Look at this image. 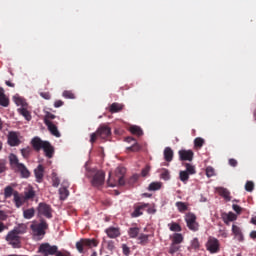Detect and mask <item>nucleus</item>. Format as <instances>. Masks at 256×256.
Segmentation results:
<instances>
[{
    "mask_svg": "<svg viewBox=\"0 0 256 256\" xmlns=\"http://www.w3.org/2000/svg\"><path fill=\"white\" fill-rule=\"evenodd\" d=\"M147 205L136 206L134 211L131 213V217H141L143 215V209H145Z\"/></svg>",
    "mask_w": 256,
    "mask_h": 256,
    "instance_id": "obj_25",
    "label": "nucleus"
},
{
    "mask_svg": "<svg viewBox=\"0 0 256 256\" xmlns=\"http://www.w3.org/2000/svg\"><path fill=\"white\" fill-rule=\"evenodd\" d=\"M233 210L236 212V213H241V208L239 205L237 204H233Z\"/></svg>",
    "mask_w": 256,
    "mask_h": 256,
    "instance_id": "obj_63",
    "label": "nucleus"
},
{
    "mask_svg": "<svg viewBox=\"0 0 256 256\" xmlns=\"http://www.w3.org/2000/svg\"><path fill=\"white\" fill-rule=\"evenodd\" d=\"M33 151V149H31V147H26V148H22L20 150V153L23 157V159H29V157H31V152Z\"/></svg>",
    "mask_w": 256,
    "mask_h": 256,
    "instance_id": "obj_28",
    "label": "nucleus"
},
{
    "mask_svg": "<svg viewBox=\"0 0 256 256\" xmlns=\"http://www.w3.org/2000/svg\"><path fill=\"white\" fill-rule=\"evenodd\" d=\"M253 189H255V183L253 181H247L245 184V191L251 193L253 192Z\"/></svg>",
    "mask_w": 256,
    "mask_h": 256,
    "instance_id": "obj_42",
    "label": "nucleus"
},
{
    "mask_svg": "<svg viewBox=\"0 0 256 256\" xmlns=\"http://www.w3.org/2000/svg\"><path fill=\"white\" fill-rule=\"evenodd\" d=\"M180 180L183 182L189 181V174L186 171H180Z\"/></svg>",
    "mask_w": 256,
    "mask_h": 256,
    "instance_id": "obj_50",
    "label": "nucleus"
},
{
    "mask_svg": "<svg viewBox=\"0 0 256 256\" xmlns=\"http://www.w3.org/2000/svg\"><path fill=\"white\" fill-rule=\"evenodd\" d=\"M7 171V161L0 160V174Z\"/></svg>",
    "mask_w": 256,
    "mask_h": 256,
    "instance_id": "obj_49",
    "label": "nucleus"
},
{
    "mask_svg": "<svg viewBox=\"0 0 256 256\" xmlns=\"http://www.w3.org/2000/svg\"><path fill=\"white\" fill-rule=\"evenodd\" d=\"M176 207L180 213L187 211L188 207L185 202H176Z\"/></svg>",
    "mask_w": 256,
    "mask_h": 256,
    "instance_id": "obj_40",
    "label": "nucleus"
},
{
    "mask_svg": "<svg viewBox=\"0 0 256 256\" xmlns=\"http://www.w3.org/2000/svg\"><path fill=\"white\" fill-rule=\"evenodd\" d=\"M18 113L26 119V121H31V113L26 108H19Z\"/></svg>",
    "mask_w": 256,
    "mask_h": 256,
    "instance_id": "obj_31",
    "label": "nucleus"
},
{
    "mask_svg": "<svg viewBox=\"0 0 256 256\" xmlns=\"http://www.w3.org/2000/svg\"><path fill=\"white\" fill-rule=\"evenodd\" d=\"M150 171H151L150 166H146L145 168H143L141 172L142 177H147Z\"/></svg>",
    "mask_w": 256,
    "mask_h": 256,
    "instance_id": "obj_54",
    "label": "nucleus"
},
{
    "mask_svg": "<svg viewBox=\"0 0 256 256\" xmlns=\"http://www.w3.org/2000/svg\"><path fill=\"white\" fill-rule=\"evenodd\" d=\"M183 241V234L175 233L172 236V243H175L176 245H180V243Z\"/></svg>",
    "mask_w": 256,
    "mask_h": 256,
    "instance_id": "obj_32",
    "label": "nucleus"
},
{
    "mask_svg": "<svg viewBox=\"0 0 256 256\" xmlns=\"http://www.w3.org/2000/svg\"><path fill=\"white\" fill-rule=\"evenodd\" d=\"M203 145H205V139H203V138H201V137L195 138V140H194V146H195L197 149H201V147H203Z\"/></svg>",
    "mask_w": 256,
    "mask_h": 256,
    "instance_id": "obj_39",
    "label": "nucleus"
},
{
    "mask_svg": "<svg viewBox=\"0 0 256 256\" xmlns=\"http://www.w3.org/2000/svg\"><path fill=\"white\" fill-rule=\"evenodd\" d=\"M97 137H99V134L97 133V131L90 135V143L92 145L95 143V141H97Z\"/></svg>",
    "mask_w": 256,
    "mask_h": 256,
    "instance_id": "obj_55",
    "label": "nucleus"
},
{
    "mask_svg": "<svg viewBox=\"0 0 256 256\" xmlns=\"http://www.w3.org/2000/svg\"><path fill=\"white\" fill-rule=\"evenodd\" d=\"M40 97H43V99H51V94L48 92H42L40 93Z\"/></svg>",
    "mask_w": 256,
    "mask_h": 256,
    "instance_id": "obj_61",
    "label": "nucleus"
},
{
    "mask_svg": "<svg viewBox=\"0 0 256 256\" xmlns=\"http://www.w3.org/2000/svg\"><path fill=\"white\" fill-rule=\"evenodd\" d=\"M105 233L110 239H117V237H121V230L117 227H109L105 230Z\"/></svg>",
    "mask_w": 256,
    "mask_h": 256,
    "instance_id": "obj_17",
    "label": "nucleus"
},
{
    "mask_svg": "<svg viewBox=\"0 0 256 256\" xmlns=\"http://www.w3.org/2000/svg\"><path fill=\"white\" fill-rule=\"evenodd\" d=\"M130 133H132V135H137V137H141L143 135V130L139 126H131Z\"/></svg>",
    "mask_w": 256,
    "mask_h": 256,
    "instance_id": "obj_30",
    "label": "nucleus"
},
{
    "mask_svg": "<svg viewBox=\"0 0 256 256\" xmlns=\"http://www.w3.org/2000/svg\"><path fill=\"white\" fill-rule=\"evenodd\" d=\"M14 102L16 105H21L22 107L25 105V100L19 96H14Z\"/></svg>",
    "mask_w": 256,
    "mask_h": 256,
    "instance_id": "obj_51",
    "label": "nucleus"
},
{
    "mask_svg": "<svg viewBox=\"0 0 256 256\" xmlns=\"http://www.w3.org/2000/svg\"><path fill=\"white\" fill-rule=\"evenodd\" d=\"M45 125L47 126L48 131H50L51 135H54V137H61V133H59L57 125L53 124V122L46 121Z\"/></svg>",
    "mask_w": 256,
    "mask_h": 256,
    "instance_id": "obj_18",
    "label": "nucleus"
},
{
    "mask_svg": "<svg viewBox=\"0 0 256 256\" xmlns=\"http://www.w3.org/2000/svg\"><path fill=\"white\" fill-rule=\"evenodd\" d=\"M163 187L161 182H152L148 186V191H159Z\"/></svg>",
    "mask_w": 256,
    "mask_h": 256,
    "instance_id": "obj_26",
    "label": "nucleus"
},
{
    "mask_svg": "<svg viewBox=\"0 0 256 256\" xmlns=\"http://www.w3.org/2000/svg\"><path fill=\"white\" fill-rule=\"evenodd\" d=\"M206 249L209 251V253H219V240L217 238L210 237L206 243Z\"/></svg>",
    "mask_w": 256,
    "mask_h": 256,
    "instance_id": "obj_10",
    "label": "nucleus"
},
{
    "mask_svg": "<svg viewBox=\"0 0 256 256\" xmlns=\"http://www.w3.org/2000/svg\"><path fill=\"white\" fill-rule=\"evenodd\" d=\"M63 105H64L63 100H56L54 102V107H56V109L59 108V107H63Z\"/></svg>",
    "mask_w": 256,
    "mask_h": 256,
    "instance_id": "obj_58",
    "label": "nucleus"
},
{
    "mask_svg": "<svg viewBox=\"0 0 256 256\" xmlns=\"http://www.w3.org/2000/svg\"><path fill=\"white\" fill-rule=\"evenodd\" d=\"M10 165L13 169H16L19 167V165H22L23 163L19 162V158L15 154H10L9 156Z\"/></svg>",
    "mask_w": 256,
    "mask_h": 256,
    "instance_id": "obj_22",
    "label": "nucleus"
},
{
    "mask_svg": "<svg viewBox=\"0 0 256 256\" xmlns=\"http://www.w3.org/2000/svg\"><path fill=\"white\" fill-rule=\"evenodd\" d=\"M179 249H181L179 244H175V242H172L168 252L170 253V255H175V253H177Z\"/></svg>",
    "mask_w": 256,
    "mask_h": 256,
    "instance_id": "obj_37",
    "label": "nucleus"
},
{
    "mask_svg": "<svg viewBox=\"0 0 256 256\" xmlns=\"http://www.w3.org/2000/svg\"><path fill=\"white\" fill-rule=\"evenodd\" d=\"M8 145L10 147H19L21 145V140L19 139L18 132H9L8 134Z\"/></svg>",
    "mask_w": 256,
    "mask_h": 256,
    "instance_id": "obj_12",
    "label": "nucleus"
},
{
    "mask_svg": "<svg viewBox=\"0 0 256 256\" xmlns=\"http://www.w3.org/2000/svg\"><path fill=\"white\" fill-rule=\"evenodd\" d=\"M168 227L170 229V231H174V232H181V225H179V223L177 222H172L170 224H168Z\"/></svg>",
    "mask_w": 256,
    "mask_h": 256,
    "instance_id": "obj_35",
    "label": "nucleus"
},
{
    "mask_svg": "<svg viewBox=\"0 0 256 256\" xmlns=\"http://www.w3.org/2000/svg\"><path fill=\"white\" fill-rule=\"evenodd\" d=\"M62 95L65 99H75V94L70 90L64 91Z\"/></svg>",
    "mask_w": 256,
    "mask_h": 256,
    "instance_id": "obj_44",
    "label": "nucleus"
},
{
    "mask_svg": "<svg viewBox=\"0 0 256 256\" xmlns=\"http://www.w3.org/2000/svg\"><path fill=\"white\" fill-rule=\"evenodd\" d=\"M12 233H15L16 235L20 236L26 233L25 228L17 227L11 230Z\"/></svg>",
    "mask_w": 256,
    "mask_h": 256,
    "instance_id": "obj_45",
    "label": "nucleus"
},
{
    "mask_svg": "<svg viewBox=\"0 0 256 256\" xmlns=\"http://www.w3.org/2000/svg\"><path fill=\"white\" fill-rule=\"evenodd\" d=\"M185 222L190 231H199V223L197 222V216L193 213H188L185 216Z\"/></svg>",
    "mask_w": 256,
    "mask_h": 256,
    "instance_id": "obj_8",
    "label": "nucleus"
},
{
    "mask_svg": "<svg viewBox=\"0 0 256 256\" xmlns=\"http://www.w3.org/2000/svg\"><path fill=\"white\" fill-rule=\"evenodd\" d=\"M140 229L138 227H131L128 230V235L130 239H136L139 236Z\"/></svg>",
    "mask_w": 256,
    "mask_h": 256,
    "instance_id": "obj_27",
    "label": "nucleus"
},
{
    "mask_svg": "<svg viewBox=\"0 0 256 256\" xmlns=\"http://www.w3.org/2000/svg\"><path fill=\"white\" fill-rule=\"evenodd\" d=\"M125 173H127L125 167H117L114 178H112L111 173H109V179L107 181L108 187H123V185H125Z\"/></svg>",
    "mask_w": 256,
    "mask_h": 256,
    "instance_id": "obj_2",
    "label": "nucleus"
},
{
    "mask_svg": "<svg viewBox=\"0 0 256 256\" xmlns=\"http://www.w3.org/2000/svg\"><path fill=\"white\" fill-rule=\"evenodd\" d=\"M137 181H139V174L132 175L127 181L128 187H133Z\"/></svg>",
    "mask_w": 256,
    "mask_h": 256,
    "instance_id": "obj_33",
    "label": "nucleus"
},
{
    "mask_svg": "<svg viewBox=\"0 0 256 256\" xmlns=\"http://www.w3.org/2000/svg\"><path fill=\"white\" fill-rule=\"evenodd\" d=\"M38 217H46V219H53V208L51 205L41 202L37 207Z\"/></svg>",
    "mask_w": 256,
    "mask_h": 256,
    "instance_id": "obj_6",
    "label": "nucleus"
},
{
    "mask_svg": "<svg viewBox=\"0 0 256 256\" xmlns=\"http://www.w3.org/2000/svg\"><path fill=\"white\" fill-rule=\"evenodd\" d=\"M23 216H24V219H33V217H35V208L24 210Z\"/></svg>",
    "mask_w": 256,
    "mask_h": 256,
    "instance_id": "obj_29",
    "label": "nucleus"
},
{
    "mask_svg": "<svg viewBox=\"0 0 256 256\" xmlns=\"http://www.w3.org/2000/svg\"><path fill=\"white\" fill-rule=\"evenodd\" d=\"M61 183V180L59 179V176H57V173H52V185L53 187H59Z\"/></svg>",
    "mask_w": 256,
    "mask_h": 256,
    "instance_id": "obj_41",
    "label": "nucleus"
},
{
    "mask_svg": "<svg viewBox=\"0 0 256 256\" xmlns=\"http://www.w3.org/2000/svg\"><path fill=\"white\" fill-rule=\"evenodd\" d=\"M34 175L37 183H43V178L45 177V167L39 164L36 169H34Z\"/></svg>",
    "mask_w": 256,
    "mask_h": 256,
    "instance_id": "obj_14",
    "label": "nucleus"
},
{
    "mask_svg": "<svg viewBox=\"0 0 256 256\" xmlns=\"http://www.w3.org/2000/svg\"><path fill=\"white\" fill-rule=\"evenodd\" d=\"M30 229L33 232V235L36 237H43L45 236V231L49 229V224H47V221L45 219H41L40 223L33 222L30 225Z\"/></svg>",
    "mask_w": 256,
    "mask_h": 256,
    "instance_id": "obj_4",
    "label": "nucleus"
},
{
    "mask_svg": "<svg viewBox=\"0 0 256 256\" xmlns=\"http://www.w3.org/2000/svg\"><path fill=\"white\" fill-rule=\"evenodd\" d=\"M178 155L180 161H193L195 153H193V150H180Z\"/></svg>",
    "mask_w": 256,
    "mask_h": 256,
    "instance_id": "obj_15",
    "label": "nucleus"
},
{
    "mask_svg": "<svg viewBox=\"0 0 256 256\" xmlns=\"http://www.w3.org/2000/svg\"><path fill=\"white\" fill-rule=\"evenodd\" d=\"M14 203L17 208L21 207L24 203L29 201V199H33L35 197V193H27L25 196L19 195V193H13Z\"/></svg>",
    "mask_w": 256,
    "mask_h": 256,
    "instance_id": "obj_9",
    "label": "nucleus"
},
{
    "mask_svg": "<svg viewBox=\"0 0 256 256\" xmlns=\"http://www.w3.org/2000/svg\"><path fill=\"white\" fill-rule=\"evenodd\" d=\"M214 175H215V168L211 167V166H208L206 168V176L207 177H214Z\"/></svg>",
    "mask_w": 256,
    "mask_h": 256,
    "instance_id": "obj_47",
    "label": "nucleus"
},
{
    "mask_svg": "<svg viewBox=\"0 0 256 256\" xmlns=\"http://www.w3.org/2000/svg\"><path fill=\"white\" fill-rule=\"evenodd\" d=\"M119 111H123V104L114 102L109 107L110 113H119Z\"/></svg>",
    "mask_w": 256,
    "mask_h": 256,
    "instance_id": "obj_23",
    "label": "nucleus"
},
{
    "mask_svg": "<svg viewBox=\"0 0 256 256\" xmlns=\"http://www.w3.org/2000/svg\"><path fill=\"white\" fill-rule=\"evenodd\" d=\"M31 145L34 151H40L43 149L45 156L48 159H52L53 155L55 154V148H53L51 143L49 141H43L37 136L31 140Z\"/></svg>",
    "mask_w": 256,
    "mask_h": 256,
    "instance_id": "obj_1",
    "label": "nucleus"
},
{
    "mask_svg": "<svg viewBox=\"0 0 256 256\" xmlns=\"http://www.w3.org/2000/svg\"><path fill=\"white\" fill-rule=\"evenodd\" d=\"M15 185H9L4 189V193H13V187Z\"/></svg>",
    "mask_w": 256,
    "mask_h": 256,
    "instance_id": "obj_60",
    "label": "nucleus"
},
{
    "mask_svg": "<svg viewBox=\"0 0 256 256\" xmlns=\"http://www.w3.org/2000/svg\"><path fill=\"white\" fill-rule=\"evenodd\" d=\"M138 241L140 245H147L149 243V235L147 234H140L138 237Z\"/></svg>",
    "mask_w": 256,
    "mask_h": 256,
    "instance_id": "obj_36",
    "label": "nucleus"
},
{
    "mask_svg": "<svg viewBox=\"0 0 256 256\" xmlns=\"http://www.w3.org/2000/svg\"><path fill=\"white\" fill-rule=\"evenodd\" d=\"M160 177H161L164 181H169V179H171V173H170L166 168H163V169L161 170Z\"/></svg>",
    "mask_w": 256,
    "mask_h": 256,
    "instance_id": "obj_34",
    "label": "nucleus"
},
{
    "mask_svg": "<svg viewBox=\"0 0 256 256\" xmlns=\"http://www.w3.org/2000/svg\"><path fill=\"white\" fill-rule=\"evenodd\" d=\"M228 163H229L230 167H237V165H238L237 160L233 159V158H230Z\"/></svg>",
    "mask_w": 256,
    "mask_h": 256,
    "instance_id": "obj_57",
    "label": "nucleus"
},
{
    "mask_svg": "<svg viewBox=\"0 0 256 256\" xmlns=\"http://www.w3.org/2000/svg\"><path fill=\"white\" fill-rule=\"evenodd\" d=\"M216 193H229V191H227V189L223 187H219V188H216Z\"/></svg>",
    "mask_w": 256,
    "mask_h": 256,
    "instance_id": "obj_62",
    "label": "nucleus"
},
{
    "mask_svg": "<svg viewBox=\"0 0 256 256\" xmlns=\"http://www.w3.org/2000/svg\"><path fill=\"white\" fill-rule=\"evenodd\" d=\"M184 165L186 167V173H188L189 175H195L197 173V171L195 170V166L189 163H185Z\"/></svg>",
    "mask_w": 256,
    "mask_h": 256,
    "instance_id": "obj_38",
    "label": "nucleus"
},
{
    "mask_svg": "<svg viewBox=\"0 0 256 256\" xmlns=\"http://www.w3.org/2000/svg\"><path fill=\"white\" fill-rule=\"evenodd\" d=\"M59 252V247L57 245H51L49 243H42L38 248V253H41L43 256H57Z\"/></svg>",
    "mask_w": 256,
    "mask_h": 256,
    "instance_id": "obj_5",
    "label": "nucleus"
},
{
    "mask_svg": "<svg viewBox=\"0 0 256 256\" xmlns=\"http://www.w3.org/2000/svg\"><path fill=\"white\" fill-rule=\"evenodd\" d=\"M125 141L127 143L134 142V144L132 146L126 148L127 151H131L132 153H137V152L141 151V145H139V143H137V140H135V138L127 137L125 139Z\"/></svg>",
    "mask_w": 256,
    "mask_h": 256,
    "instance_id": "obj_16",
    "label": "nucleus"
},
{
    "mask_svg": "<svg viewBox=\"0 0 256 256\" xmlns=\"http://www.w3.org/2000/svg\"><path fill=\"white\" fill-rule=\"evenodd\" d=\"M105 183V172L97 171L92 178L93 187H101Z\"/></svg>",
    "mask_w": 256,
    "mask_h": 256,
    "instance_id": "obj_11",
    "label": "nucleus"
},
{
    "mask_svg": "<svg viewBox=\"0 0 256 256\" xmlns=\"http://www.w3.org/2000/svg\"><path fill=\"white\" fill-rule=\"evenodd\" d=\"M222 197L225 199V201H231V196L229 193H222Z\"/></svg>",
    "mask_w": 256,
    "mask_h": 256,
    "instance_id": "obj_64",
    "label": "nucleus"
},
{
    "mask_svg": "<svg viewBox=\"0 0 256 256\" xmlns=\"http://www.w3.org/2000/svg\"><path fill=\"white\" fill-rule=\"evenodd\" d=\"M191 247H192V249H199V247H201V245L199 244V239L198 238H194L192 240Z\"/></svg>",
    "mask_w": 256,
    "mask_h": 256,
    "instance_id": "obj_52",
    "label": "nucleus"
},
{
    "mask_svg": "<svg viewBox=\"0 0 256 256\" xmlns=\"http://www.w3.org/2000/svg\"><path fill=\"white\" fill-rule=\"evenodd\" d=\"M5 239L8 245H11L13 249H21V236L16 235L15 232H8Z\"/></svg>",
    "mask_w": 256,
    "mask_h": 256,
    "instance_id": "obj_7",
    "label": "nucleus"
},
{
    "mask_svg": "<svg viewBox=\"0 0 256 256\" xmlns=\"http://www.w3.org/2000/svg\"><path fill=\"white\" fill-rule=\"evenodd\" d=\"M227 219L228 221H235L237 219V215H235V213L233 212H229L227 215Z\"/></svg>",
    "mask_w": 256,
    "mask_h": 256,
    "instance_id": "obj_56",
    "label": "nucleus"
},
{
    "mask_svg": "<svg viewBox=\"0 0 256 256\" xmlns=\"http://www.w3.org/2000/svg\"><path fill=\"white\" fill-rule=\"evenodd\" d=\"M7 219V214L5 213V211L0 210V221H6Z\"/></svg>",
    "mask_w": 256,
    "mask_h": 256,
    "instance_id": "obj_59",
    "label": "nucleus"
},
{
    "mask_svg": "<svg viewBox=\"0 0 256 256\" xmlns=\"http://www.w3.org/2000/svg\"><path fill=\"white\" fill-rule=\"evenodd\" d=\"M67 187H69V182H63L61 188L59 189V193H69Z\"/></svg>",
    "mask_w": 256,
    "mask_h": 256,
    "instance_id": "obj_46",
    "label": "nucleus"
},
{
    "mask_svg": "<svg viewBox=\"0 0 256 256\" xmlns=\"http://www.w3.org/2000/svg\"><path fill=\"white\" fill-rule=\"evenodd\" d=\"M97 245H99V242L96 239L82 238L76 242V249L80 253H85V249H93Z\"/></svg>",
    "mask_w": 256,
    "mask_h": 256,
    "instance_id": "obj_3",
    "label": "nucleus"
},
{
    "mask_svg": "<svg viewBox=\"0 0 256 256\" xmlns=\"http://www.w3.org/2000/svg\"><path fill=\"white\" fill-rule=\"evenodd\" d=\"M0 105L1 107H9V98L5 95V90L0 87Z\"/></svg>",
    "mask_w": 256,
    "mask_h": 256,
    "instance_id": "obj_21",
    "label": "nucleus"
},
{
    "mask_svg": "<svg viewBox=\"0 0 256 256\" xmlns=\"http://www.w3.org/2000/svg\"><path fill=\"white\" fill-rule=\"evenodd\" d=\"M56 256H73V255H71V252L67 250H58Z\"/></svg>",
    "mask_w": 256,
    "mask_h": 256,
    "instance_id": "obj_53",
    "label": "nucleus"
},
{
    "mask_svg": "<svg viewBox=\"0 0 256 256\" xmlns=\"http://www.w3.org/2000/svg\"><path fill=\"white\" fill-rule=\"evenodd\" d=\"M96 132L100 139H109V137H111V128H109V126H100Z\"/></svg>",
    "mask_w": 256,
    "mask_h": 256,
    "instance_id": "obj_13",
    "label": "nucleus"
},
{
    "mask_svg": "<svg viewBox=\"0 0 256 256\" xmlns=\"http://www.w3.org/2000/svg\"><path fill=\"white\" fill-rule=\"evenodd\" d=\"M232 232L235 235L236 239L240 242L245 241V238L243 236V232L241 231V228L237 225H232Z\"/></svg>",
    "mask_w": 256,
    "mask_h": 256,
    "instance_id": "obj_20",
    "label": "nucleus"
},
{
    "mask_svg": "<svg viewBox=\"0 0 256 256\" xmlns=\"http://www.w3.org/2000/svg\"><path fill=\"white\" fill-rule=\"evenodd\" d=\"M57 116L55 114H52L51 112H46L44 116V123L47 125V121H53V119H56Z\"/></svg>",
    "mask_w": 256,
    "mask_h": 256,
    "instance_id": "obj_43",
    "label": "nucleus"
},
{
    "mask_svg": "<svg viewBox=\"0 0 256 256\" xmlns=\"http://www.w3.org/2000/svg\"><path fill=\"white\" fill-rule=\"evenodd\" d=\"M122 253L123 255H126V256L131 255V248H129L127 244H122Z\"/></svg>",
    "mask_w": 256,
    "mask_h": 256,
    "instance_id": "obj_48",
    "label": "nucleus"
},
{
    "mask_svg": "<svg viewBox=\"0 0 256 256\" xmlns=\"http://www.w3.org/2000/svg\"><path fill=\"white\" fill-rule=\"evenodd\" d=\"M16 169L19 171L23 179H29V177H31V172L27 169L25 164H20Z\"/></svg>",
    "mask_w": 256,
    "mask_h": 256,
    "instance_id": "obj_19",
    "label": "nucleus"
},
{
    "mask_svg": "<svg viewBox=\"0 0 256 256\" xmlns=\"http://www.w3.org/2000/svg\"><path fill=\"white\" fill-rule=\"evenodd\" d=\"M164 159L168 163H171V161H173V149H171L170 147H166L164 149Z\"/></svg>",
    "mask_w": 256,
    "mask_h": 256,
    "instance_id": "obj_24",
    "label": "nucleus"
}]
</instances>
